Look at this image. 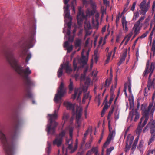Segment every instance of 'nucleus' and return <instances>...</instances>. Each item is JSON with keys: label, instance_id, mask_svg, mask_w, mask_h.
<instances>
[{"label": "nucleus", "instance_id": "nucleus-1", "mask_svg": "<svg viewBox=\"0 0 155 155\" xmlns=\"http://www.w3.org/2000/svg\"><path fill=\"white\" fill-rule=\"evenodd\" d=\"M12 117L15 121V125L13 132L11 135L12 139H7L5 133L6 129L5 125L0 121V142L6 155H13L16 149V144L14 140L18 139L20 136L18 130L25 123L24 119L19 117L16 112H13Z\"/></svg>", "mask_w": 155, "mask_h": 155}, {"label": "nucleus", "instance_id": "nucleus-2", "mask_svg": "<svg viewBox=\"0 0 155 155\" xmlns=\"http://www.w3.org/2000/svg\"><path fill=\"white\" fill-rule=\"evenodd\" d=\"M13 50L11 48L4 49L3 53L11 67L19 74L21 75L24 79V94L26 97L32 98V94L30 91L31 87L34 84L33 81L28 75L31 71L28 67L23 69L18 64L17 60L14 58L13 52Z\"/></svg>", "mask_w": 155, "mask_h": 155}, {"label": "nucleus", "instance_id": "nucleus-3", "mask_svg": "<svg viewBox=\"0 0 155 155\" xmlns=\"http://www.w3.org/2000/svg\"><path fill=\"white\" fill-rule=\"evenodd\" d=\"M66 93V88L64 87L63 83L61 82L57 90V92L55 94L54 98V101L56 103H59V104L57 105V109L54 110V114L48 115L50 117L49 119L50 124L47 125L46 128V131L48 134L53 135L55 133V128L58 124L55 121H53V120L57 118V113L59 109L61 103L60 101L62 98L65 96Z\"/></svg>", "mask_w": 155, "mask_h": 155}, {"label": "nucleus", "instance_id": "nucleus-4", "mask_svg": "<svg viewBox=\"0 0 155 155\" xmlns=\"http://www.w3.org/2000/svg\"><path fill=\"white\" fill-rule=\"evenodd\" d=\"M153 106V103H150L147 107L145 104H143L141 105V110L143 112V116L140 120L136 130V133L138 134L139 137L143 128L147 122L149 117V112Z\"/></svg>", "mask_w": 155, "mask_h": 155}, {"label": "nucleus", "instance_id": "nucleus-5", "mask_svg": "<svg viewBox=\"0 0 155 155\" xmlns=\"http://www.w3.org/2000/svg\"><path fill=\"white\" fill-rule=\"evenodd\" d=\"M36 28V25L34 24L31 28V35L24 43V46L21 50L20 56L23 58H25L28 53V48L32 47L35 41V34Z\"/></svg>", "mask_w": 155, "mask_h": 155}, {"label": "nucleus", "instance_id": "nucleus-6", "mask_svg": "<svg viewBox=\"0 0 155 155\" xmlns=\"http://www.w3.org/2000/svg\"><path fill=\"white\" fill-rule=\"evenodd\" d=\"M139 117L140 114L138 112L137 110L135 109L134 110L133 109L132 111L130 112L129 113L128 118H130L131 121H132L133 120V118L134 117V121L136 122L139 119Z\"/></svg>", "mask_w": 155, "mask_h": 155}, {"label": "nucleus", "instance_id": "nucleus-7", "mask_svg": "<svg viewBox=\"0 0 155 155\" xmlns=\"http://www.w3.org/2000/svg\"><path fill=\"white\" fill-rule=\"evenodd\" d=\"M150 128L151 134H155V121H153L149 122L144 128L143 132L145 133L148 130V128Z\"/></svg>", "mask_w": 155, "mask_h": 155}, {"label": "nucleus", "instance_id": "nucleus-8", "mask_svg": "<svg viewBox=\"0 0 155 155\" xmlns=\"http://www.w3.org/2000/svg\"><path fill=\"white\" fill-rule=\"evenodd\" d=\"M78 12L77 15V19L78 23L80 24L83 20L86 18V16L84 12L81 11V8L80 7L78 8Z\"/></svg>", "mask_w": 155, "mask_h": 155}, {"label": "nucleus", "instance_id": "nucleus-9", "mask_svg": "<svg viewBox=\"0 0 155 155\" xmlns=\"http://www.w3.org/2000/svg\"><path fill=\"white\" fill-rule=\"evenodd\" d=\"M121 22L123 30L126 32H127L128 29L127 25L128 22L126 20L125 17H124V16H123L122 18Z\"/></svg>", "mask_w": 155, "mask_h": 155}, {"label": "nucleus", "instance_id": "nucleus-10", "mask_svg": "<svg viewBox=\"0 0 155 155\" xmlns=\"http://www.w3.org/2000/svg\"><path fill=\"white\" fill-rule=\"evenodd\" d=\"M62 141V140L61 138H59L56 136V138L53 142V144L54 145H57L58 147H59L61 145Z\"/></svg>", "mask_w": 155, "mask_h": 155}, {"label": "nucleus", "instance_id": "nucleus-11", "mask_svg": "<svg viewBox=\"0 0 155 155\" xmlns=\"http://www.w3.org/2000/svg\"><path fill=\"white\" fill-rule=\"evenodd\" d=\"M63 104L66 107L67 109L72 110L73 112H74V106L71 103L68 102H64Z\"/></svg>", "mask_w": 155, "mask_h": 155}, {"label": "nucleus", "instance_id": "nucleus-12", "mask_svg": "<svg viewBox=\"0 0 155 155\" xmlns=\"http://www.w3.org/2000/svg\"><path fill=\"white\" fill-rule=\"evenodd\" d=\"M155 68V65L154 63H151L150 65V68L148 69V72H150L148 77V80H151L150 78L152 73Z\"/></svg>", "mask_w": 155, "mask_h": 155}, {"label": "nucleus", "instance_id": "nucleus-13", "mask_svg": "<svg viewBox=\"0 0 155 155\" xmlns=\"http://www.w3.org/2000/svg\"><path fill=\"white\" fill-rule=\"evenodd\" d=\"M127 49L123 53V54L121 57L120 61L117 64L119 66L124 61L126 57L127 56Z\"/></svg>", "mask_w": 155, "mask_h": 155}, {"label": "nucleus", "instance_id": "nucleus-14", "mask_svg": "<svg viewBox=\"0 0 155 155\" xmlns=\"http://www.w3.org/2000/svg\"><path fill=\"white\" fill-rule=\"evenodd\" d=\"M139 26L140 25L136 23L133 27V29L134 30V33H135L136 35H137L140 32V28Z\"/></svg>", "mask_w": 155, "mask_h": 155}, {"label": "nucleus", "instance_id": "nucleus-15", "mask_svg": "<svg viewBox=\"0 0 155 155\" xmlns=\"http://www.w3.org/2000/svg\"><path fill=\"white\" fill-rule=\"evenodd\" d=\"M81 94V92L78 89H75L74 90V94L73 95V97L74 100L77 97H78V99H79V97Z\"/></svg>", "mask_w": 155, "mask_h": 155}, {"label": "nucleus", "instance_id": "nucleus-16", "mask_svg": "<svg viewBox=\"0 0 155 155\" xmlns=\"http://www.w3.org/2000/svg\"><path fill=\"white\" fill-rule=\"evenodd\" d=\"M88 60V57L82 55L81 58L80 59V62L83 65H85L87 64Z\"/></svg>", "mask_w": 155, "mask_h": 155}, {"label": "nucleus", "instance_id": "nucleus-17", "mask_svg": "<svg viewBox=\"0 0 155 155\" xmlns=\"http://www.w3.org/2000/svg\"><path fill=\"white\" fill-rule=\"evenodd\" d=\"M72 144L70 143L68 145V148L71 150V151H70V153H72L74 152V151H75V150H77V148L78 147V145L77 143L75 144L74 145V147L72 149Z\"/></svg>", "mask_w": 155, "mask_h": 155}, {"label": "nucleus", "instance_id": "nucleus-18", "mask_svg": "<svg viewBox=\"0 0 155 155\" xmlns=\"http://www.w3.org/2000/svg\"><path fill=\"white\" fill-rule=\"evenodd\" d=\"M82 109L81 108H78L77 109L76 118H80L82 115Z\"/></svg>", "mask_w": 155, "mask_h": 155}, {"label": "nucleus", "instance_id": "nucleus-19", "mask_svg": "<svg viewBox=\"0 0 155 155\" xmlns=\"http://www.w3.org/2000/svg\"><path fill=\"white\" fill-rule=\"evenodd\" d=\"M64 68L63 65H61L60 68L59 69L58 72L57 74L58 78H60L61 77L63 74V69Z\"/></svg>", "mask_w": 155, "mask_h": 155}, {"label": "nucleus", "instance_id": "nucleus-20", "mask_svg": "<svg viewBox=\"0 0 155 155\" xmlns=\"http://www.w3.org/2000/svg\"><path fill=\"white\" fill-rule=\"evenodd\" d=\"M149 61L148 60L146 63V67L145 70L144 71V73L143 74V76H145L148 73V69H149Z\"/></svg>", "mask_w": 155, "mask_h": 155}, {"label": "nucleus", "instance_id": "nucleus-21", "mask_svg": "<svg viewBox=\"0 0 155 155\" xmlns=\"http://www.w3.org/2000/svg\"><path fill=\"white\" fill-rule=\"evenodd\" d=\"M150 17L149 16L145 20L143 24L144 29H146L149 26V22L150 20Z\"/></svg>", "mask_w": 155, "mask_h": 155}, {"label": "nucleus", "instance_id": "nucleus-22", "mask_svg": "<svg viewBox=\"0 0 155 155\" xmlns=\"http://www.w3.org/2000/svg\"><path fill=\"white\" fill-rule=\"evenodd\" d=\"M139 138V136H137V137L135 138L134 143L132 146L131 150L133 151H134L136 149Z\"/></svg>", "mask_w": 155, "mask_h": 155}, {"label": "nucleus", "instance_id": "nucleus-23", "mask_svg": "<svg viewBox=\"0 0 155 155\" xmlns=\"http://www.w3.org/2000/svg\"><path fill=\"white\" fill-rule=\"evenodd\" d=\"M112 78V75H111L109 79H107L105 82L104 87H106L107 86L108 87L111 84Z\"/></svg>", "mask_w": 155, "mask_h": 155}, {"label": "nucleus", "instance_id": "nucleus-24", "mask_svg": "<svg viewBox=\"0 0 155 155\" xmlns=\"http://www.w3.org/2000/svg\"><path fill=\"white\" fill-rule=\"evenodd\" d=\"M81 39L77 38L74 42L75 47H80L81 46Z\"/></svg>", "mask_w": 155, "mask_h": 155}, {"label": "nucleus", "instance_id": "nucleus-25", "mask_svg": "<svg viewBox=\"0 0 155 155\" xmlns=\"http://www.w3.org/2000/svg\"><path fill=\"white\" fill-rule=\"evenodd\" d=\"M64 68L66 72L67 73H70L72 72V70L68 64H65Z\"/></svg>", "mask_w": 155, "mask_h": 155}, {"label": "nucleus", "instance_id": "nucleus-26", "mask_svg": "<svg viewBox=\"0 0 155 155\" xmlns=\"http://www.w3.org/2000/svg\"><path fill=\"white\" fill-rule=\"evenodd\" d=\"M140 9L141 10L140 12V14H142L143 15H144L147 11L148 8V6H146L141 8Z\"/></svg>", "mask_w": 155, "mask_h": 155}, {"label": "nucleus", "instance_id": "nucleus-27", "mask_svg": "<svg viewBox=\"0 0 155 155\" xmlns=\"http://www.w3.org/2000/svg\"><path fill=\"white\" fill-rule=\"evenodd\" d=\"M109 134L107 139H108L109 140L111 141L113 136L115 135V131L114 130H110V131H109Z\"/></svg>", "mask_w": 155, "mask_h": 155}, {"label": "nucleus", "instance_id": "nucleus-28", "mask_svg": "<svg viewBox=\"0 0 155 155\" xmlns=\"http://www.w3.org/2000/svg\"><path fill=\"white\" fill-rule=\"evenodd\" d=\"M139 14L138 11H136L134 13V15L132 18V20L135 21L137 20V18L139 16Z\"/></svg>", "mask_w": 155, "mask_h": 155}, {"label": "nucleus", "instance_id": "nucleus-29", "mask_svg": "<svg viewBox=\"0 0 155 155\" xmlns=\"http://www.w3.org/2000/svg\"><path fill=\"white\" fill-rule=\"evenodd\" d=\"M134 140V137H131L130 138H129L128 136L127 138L126 142H128V144L130 145H131L133 140Z\"/></svg>", "mask_w": 155, "mask_h": 155}, {"label": "nucleus", "instance_id": "nucleus-30", "mask_svg": "<svg viewBox=\"0 0 155 155\" xmlns=\"http://www.w3.org/2000/svg\"><path fill=\"white\" fill-rule=\"evenodd\" d=\"M153 79V81H154ZM153 81H151V80H148V81L147 83V87L148 90H150L151 87L153 85Z\"/></svg>", "mask_w": 155, "mask_h": 155}, {"label": "nucleus", "instance_id": "nucleus-31", "mask_svg": "<svg viewBox=\"0 0 155 155\" xmlns=\"http://www.w3.org/2000/svg\"><path fill=\"white\" fill-rule=\"evenodd\" d=\"M70 91H72L73 90V82L71 79L70 80V84L68 86Z\"/></svg>", "mask_w": 155, "mask_h": 155}, {"label": "nucleus", "instance_id": "nucleus-32", "mask_svg": "<svg viewBox=\"0 0 155 155\" xmlns=\"http://www.w3.org/2000/svg\"><path fill=\"white\" fill-rule=\"evenodd\" d=\"M85 29H89L91 28L90 24L89 22H85L84 24Z\"/></svg>", "mask_w": 155, "mask_h": 155}, {"label": "nucleus", "instance_id": "nucleus-33", "mask_svg": "<svg viewBox=\"0 0 155 155\" xmlns=\"http://www.w3.org/2000/svg\"><path fill=\"white\" fill-rule=\"evenodd\" d=\"M114 107L112 106L111 107V110L109 111L108 114V116L107 117V119H110V117L114 111Z\"/></svg>", "mask_w": 155, "mask_h": 155}, {"label": "nucleus", "instance_id": "nucleus-34", "mask_svg": "<svg viewBox=\"0 0 155 155\" xmlns=\"http://www.w3.org/2000/svg\"><path fill=\"white\" fill-rule=\"evenodd\" d=\"M64 13H65V17L70 20H72L71 17L70 15V11L64 12Z\"/></svg>", "mask_w": 155, "mask_h": 155}, {"label": "nucleus", "instance_id": "nucleus-35", "mask_svg": "<svg viewBox=\"0 0 155 155\" xmlns=\"http://www.w3.org/2000/svg\"><path fill=\"white\" fill-rule=\"evenodd\" d=\"M90 4L92 9L96 10V6L95 4L92 0H90Z\"/></svg>", "mask_w": 155, "mask_h": 155}, {"label": "nucleus", "instance_id": "nucleus-36", "mask_svg": "<svg viewBox=\"0 0 155 155\" xmlns=\"http://www.w3.org/2000/svg\"><path fill=\"white\" fill-rule=\"evenodd\" d=\"M128 90L129 93H131V80L130 79H129L128 80Z\"/></svg>", "mask_w": 155, "mask_h": 155}, {"label": "nucleus", "instance_id": "nucleus-37", "mask_svg": "<svg viewBox=\"0 0 155 155\" xmlns=\"http://www.w3.org/2000/svg\"><path fill=\"white\" fill-rule=\"evenodd\" d=\"M65 134V132L64 130L62 131L61 133H60L59 135L58 136H57L59 138H61L62 140H63V137H64Z\"/></svg>", "mask_w": 155, "mask_h": 155}, {"label": "nucleus", "instance_id": "nucleus-38", "mask_svg": "<svg viewBox=\"0 0 155 155\" xmlns=\"http://www.w3.org/2000/svg\"><path fill=\"white\" fill-rule=\"evenodd\" d=\"M114 147H111L110 148H108L107 150L106 155H109L111 152V151L114 149Z\"/></svg>", "mask_w": 155, "mask_h": 155}, {"label": "nucleus", "instance_id": "nucleus-39", "mask_svg": "<svg viewBox=\"0 0 155 155\" xmlns=\"http://www.w3.org/2000/svg\"><path fill=\"white\" fill-rule=\"evenodd\" d=\"M31 54L30 53H29L27 54V56L25 59V62L28 63L29 59L31 58Z\"/></svg>", "mask_w": 155, "mask_h": 155}, {"label": "nucleus", "instance_id": "nucleus-40", "mask_svg": "<svg viewBox=\"0 0 155 155\" xmlns=\"http://www.w3.org/2000/svg\"><path fill=\"white\" fill-rule=\"evenodd\" d=\"M154 31V28H153L152 29L151 32L150 33V35L149 36V39L150 40V45L151 44V42H152V36L153 34V32Z\"/></svg>", "mask_w": 155, "mask_h": 155}, {"label": "nucleus", "instance_id": "nucleus-41", "mask_svg": "<svg viewBox=\"0 0 155 155\" xmlns=\"http://www.w3.org/2000/svg\"><path fill=\"white\" fill-rule=\"evenodd\" d=\"M149 33V31H147L145 33L143 34L140 36L138 37L139 38L143 39L147 36V34Z\"/></svg>", "mask_w": 155, "mask_h": 155}, {"label": "nucleus", "instance_id": "nucleus-42", "mask_svg": "<svg viewBox=\"0 0 155 155\" xmlns=\"http://www.w3.org/2000/svg\"><path fill=\"white\" fill-rule=\"evenodd\" d=\"M131 145L128 144V142H126V145L125 148V152H127L130 149Z\"/></svg>", "mask_w": 155, "mask_h": 155}, {"label": "nucleus", "instance_id": "nucleus-43", "mask_svg": "<svg viewBox=\"0 0 155 155\" xmlns=\"http://www.w3.org/2000/svg\"><path fill=\"white\" fill-rule=\"evenodd\" d=\"M73 128L72 127H70L69 128V134L71 138H72L73 136Z\"/></svg>", "mask_w": 155, "mask_h": 155}, {"label": "nucleus", "instance_id": "nucleus-44", "mask_svg": "<svg viewBox=\"0 0 155 155\" xmlns=\"http://www.w3.org/2000/svg\"><path fill=\"white\" fill-rule=\"evenodd\" d=\"M110 141H111L110 140H108L107 139V141L104 143L103 145V148H105L107 146V145L109 144Z\"/></svg>", "mask_w": 155, "mask_h": 155}, {"label": "nucleus", "instance_id": "nucleus-45", "mask_svg": "<svg viewBox=\"0 0 155 155\" xmlns=\"http://www.w3.org/2000/svg\"><path fill=\"white\" fill-rule=\"evenodd\" d=\"M91 150H92V153H95L96 155V153H98V151L97 147H93Z\"/></svg>", "mask_w": 155, "mask_h": 155}, {"label": "nucleus", "instance_id": "nucleus-46", "mask_svg": "<svg viewBox=\"0 0 155 155\" xmlns=\"http://www.w3.org/2000/svg\"><path fill=\"white\" fill-rule=\"evenodd\" d=\"M145 18V17L144 16L141 17L140 19L136 22V23H137L140 25V22H142Z\"/></svg>", "mask_w": 155, "mask_h": 155}, {"label": "nucleus", "instance_id": "nucleus-47", "mask_svg": "<svg viewBox=\"0 0 155 155\" xmlns=\"http://www.w3.org/2000/svg\"><path fill=\"white\" fill-rule=\"evenodd\" d=\"M73 66L74 67V71H75L77 68V63L75 61V60L74 59L73 61Z\"/></svg>", "mask_w": 155, "mask_h": 155}, {"label": "nucleus", "instance_id": "nucleus-48", "mask_svg": "<svg viewBox=\"0 0 155 155\" xmlns=\"http://www.w3.org/2000/svg\"><path fill=\"white\" fill-rule=\"evenodd\" d=\"M70 143L72 144L73 143V140L72 139V138L70 137V138L66 140V144H69Z\"/></svg>", "mask_w": 155, "mask_h": 155}, {"label": "nucleus", "instance_id": "nucleus-49", "mask_svg": "<svg viewBox=\"0 0 155 155\" xmlns=\"http://www.w3.org/2000/svg\"><path fill=\"white\" fill-rule=\"evenodd\" d=\"M69 5L68 4H66V5L64 7V12L69 11Z\"/></svg>", "mask_w": 155, "mask_h": 155}, {"label": "nucleus", "instance_id": "nucleus-50", "mask_svg": "<svg viewBox=\"0 0 155 155\" xmlns=\"http://www.w3.org/2000/svg\"><path fill=\"white\" fill-rule=\"evenodd\" d=\"M114 118L116 120H117L119 117V113L117 112H116L114 114Z\"/></svg>", "mask_w": 155, "mask_h": 155}, {"label": "nucleus", "instance_id": "nucleus-51", "mask_svg": "<svg viewBox=\"0 0 155 155\" xmlns=\"http://www.w3.org/2000/svg\"><path fill=\"white\" fill-rule=\"evenodd\" d=\"M91 80L89 78H87L86 79L85 82V84L87 85H89L90 83Z\"/></svg>", "mask_w": 155, "mask_h": 155}, {"label": "nucleus", "instance_id": "nucleus-52", "mask_svg": "<svg viewBox=\"0 0 155 155\" xmlns=\"http://www.w3.org/2000/svg\"><path fill=\"white\" fill-rule=\"evenodd\" d=\"M146 2L144 1L142 2L140 4V8H142L143 7L147 6L146 5H145Z\"/></svg>", "mask_w": 155, "mask_h": 155}, {"label": "nucleus", "instance_id": "nucleus-53", "mask_svg": "<svg viewBox=\"0 0 155 155\" xmlns=\"http://www.w3.org/2000/svg\"><path fill=\"white\" fill-rule=\"evenodd\" d=\"M89 97V100H90L91 98V97H89V94L88 93L87 94H84L83 98L85 99H87Z\"/></svg>", "mask_w": 155, "mask_h": 155}, {"label": "nucleus", "instance_id": "nucleus-54", "mask_svg": "<svg viewBox=\"0 0 155 155\" xmlns=\"http://www.w3.org/2000/svg\"><path fill=\"white\" fill-rule=\"evenodd\" d=\"M68 118V115L67 114H63V119L65 121L67 120Z\"/></svg>", "mask_w": 155, "mask_h": 155}, {"label": "nucleus", "instance_id": "nucleus-55", "mask_svg": "<svg viewBox=\"0 0 155 155\" xmlns=\"http://www.w3.org/2000/svg\"><path fill=\"white\" fill-rule=\"evenodd\" d=\"M72 49L73 46L72 45H71L70 46L67 48V52H70L72 51Z\"/></svg>", "mask_w": 155, "mask_h": 155}, {"label": "nucleus", "instance_id": "nucleus-56", "mask_svg": "<svg viewBox=\"0 0 155 155\" xmlns=\"http://www.w3.org/2000/svg\"><path fill=\"white\" fill-rule=\"evenodd\" d=\"M95 9H92V10H91L90 11H89V15H92L94 14L95 12Z\"/></svg>", "mask_w": 155, "mask_h": 155}, {"label": "nucleus", "instance_id": "nucleus-57", "mask_svg": "<svg viewBox=\"0 0 155 155\" xmlns=\"http://www.w3.org/2000/svg\"><path fill=\"white\" fill-rule=\"evenodd\" d=\"M108 107V102L107 101H106V102L105 103V104L104 106L103 109L106 110H107Z\"/></svg>", "mask_w": 155, "mask_h": 155}, {"label": "nucleus", "instance_id": "nucleus-58", "mask_svg": "<svg viewBox=\"0 0 155 155\" xmlns=\"http://www.w3.org/2000/svg\"><path fill=\"white\" fill-rule=\"evenodd\" d=\"M89 29H86L85 30V38L87 36L90 35L91 34V32H90V31L88 30Z\"/></svg>", "mask_w": 155, "mask_h": 155}, {"label": "nucleus", "instance_id": "nucleus-59", "mask_svg": "<svg viewBox=\"0 0 155 155\" xmlns=\"http://www.w3.org/2000/svg\"><path fill=\"white\" fill-rule=\"evenodd\" d=\"M136 2H134L133 4V5H132V7H131V9H130V10L132 11H134V9H135V5H136Z\"/></svg>", "mask_w": 155, "mask_h": 155}, {"label": "nucleus", "instance_id": "nucleus-60", "mask_svg": "<svg viewBox=\"0 0 155 155\" xmlns=\"http://www.w3.org/2000/svg\"><path fill=\"white\" fill-rule=\"evenodd\" d=\"M87 86L88 85L85 84L84 85L83 88V90L84 92H86L87 91L88 88Z\"/></svg>", "mask_w": 155, "mask_h": 155}, {"label": "nucleus", "instance_id": "nucleus-61", "mask_svg": "<svg viewBox=\"0 0 155 155\" xmlns=\"http://www.w3.org/2000/svg\"><path fill=\"white\" fill-rule=\"evenodd\" d=\"M155 104H154V105L153 106V107L150 111V114H152V115H153V113L155 111Z\"/></svg>", "mask_w": 155, "mask_h": 155}, {"label": "nucleus", "instance_id": "nucleus-62", "mask_svg": "<svg viewBox=\"0 0 155 155\" xmlns=\"http://www.w3.org/2000/svg\"><path fill=\"white\" fill-rule=\"evenodd\" d=\"M91 146V144L88 143V142H87L86 143V144L85 145V148L86 149H89L90 148Z\"/></svg>", "mask_w": 155, "mask_h": 155}, {"label": "nucleus", "instance_id": "nucleus-63", "mask_svg": "<svg viewBox=\"0 0 155 155\" xmlns=\"http://www.w3.org/2000/svg\"><path fill=\"white\" fill-rule=\"evenodd\" d=\"M71 20H70V21L67 23V26L68 28V29H70L71 28Z\"/></svg>", "mask_w": 155, "mask_h": 155}, {"label": "nucleus", "instance_id": "nucleus-64", "mask_svg": "<svg viewBox=\"0 0 155 155\" xmlns=\"http://www.w3.org/2000/svg\"><path fill=\"white\" fill-rule=\"evenodd\" d=\"M151 50L152 51H153L154 53L155 52V44H154V43H153L152 44Z\"/></svg>", "mask_w": 155, "mask_h": 155}]
</instances>
